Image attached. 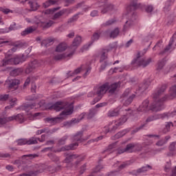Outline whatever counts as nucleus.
Here are the masks:
<instances>
[{"mask_svg":"<svg viewBox=\"0 0 176 176\" xmlns=\"http://www.w3.org/2000/svg\"><path fill=\"white\" fill-rule=\"evenodd\" d=\"M166 89V85H163L162 87L157 88L152 94L153 102L151 107H149V100L146 99L138 108V112L146 113V112H149V111H153V112L162 111V109L164 108V102H166V101L176 98V85L170 87V95L163 96Z\"/></svg>","mask_w":176,"mask_h":176,"instance_id":"f257e3e1","label":"nucleus"},{"mask_svg":"<svg viewBox=\"0 0 176 176\" xmlns=\"http://www.w3.org/2000/svg\"><path fill=\"white\" fill-rule=\"evenodd\" d=\"M52 109L56 111V112H59L61 109H65L60 113V117L56 118H47L46 121L51 124H56V123H60L63 122L64 117L63 116H68V115H72L74 112V105L72 104H69L68 102H56L52 106Z\"/></svg>","mask_w":176,"mask_h":176,"instance_id":"f03ea898","label":"nucleus"},{"mask_svg":"<svg viewBox=\"0 0 176 176\" xmlns=\"http://www.w3.org/2000/svg\"><path fill=\"white\" fill-rule=\"evenodd\" d=\"M141 8V3H137V0H133L130 4L126 7L128 12L129 20L126 21L124 25V30H126L129 27H131L134 24V21L137 20V14H135V10Z\"/></svg>","mask_w":176,"mask_h":176,"instance_id":"7ed1b4c3","label":"nucleus"},{"mask_svg":"<svg viewBox=\"0 0 176 176\" xmlns=\"http://www.w3.org/2000/svg\"><path fill=\"white\" fill-rule=\"evenodd\" d=\"M148 52V49L143 50L142 52H138L136 59L133 60L131 62L133 67H142V68H145V67H148L151 63H152V58H141V56H144L145 53Z\"/></svg>","mask_w":176,"mask_h":176,"instance_id":"20e7f679","label":"nucleus"},{"mask_svg":"<svg viewBox=\"0 0 176 176\" xmlns=\"http://www.w3.org/2000/svg\"><path fill=\"white\" fill-rule=\"evenodd\" d=\"M109 87V82H105L102 85H97L94 88V94L98 96V100L96 101H100L102 98V96L108 91V88Z\"/></svg>","mask_w":176,"mask_h":176,"instance_id":"39448f33","label":"nucleus"},{"mask_svg":"<svg viewBox=\"0 0 176 176\" xmlns=\"http://www.w3.org/2000/svg\"><path fill=\"white\" fill-rule=\"evenodd\" d=\"M129 94H130V89H126L122 96V102H123V104L125 107H127V105H130V104L133 102V100H134V98L135 97V94H132L131 96H129Z\"/></svg>","mask_w":176,"mask_h":176,"instance_id":"423d86ee","label":"nucleus"},{"mask_svg":"<svg viewBox=\"0 0 176 176\" xmlns=\"http://www.w3.org/2000/svg\"><path fill=\"white\" fill-rule=\"evenodd\" d=\"M80 43H82V37L80 36H77L72 45L70 46V49L72 52L69 54H67V57H71V56H72L74 54V53H75V51L76 50V49H78V46H79V45H80Z\"/></svg>","mask_w":176,"mask_h":176,"instance_id":"0eeeda50","label":"nucleus"},{"mask_svg":"<svg viewBox=\"0 0 176 176\" xmlns=\"http://www.w3.org/2000/svg\"><path fill=\"white\" fill-rule=\"evenodd\" d=\"M124 111L126 112V114L121 117L118 121H116V122L120 126H123V124H124V123L127 122V116H131L133 112V110H131L130 108L124 109Z\"/></svg>","mask_w":176,"mask_h":176,"instance_id":"6e6552de","label":"nucleus"},{"mask_svg":"<svg viewBox=\"0 0 176 176\" xmlns=\"http://www.w3.org/2000/svg\"><path fill=\"white\" fill-rule=\"evenodd\" d=\"M6 82L8 86L9 90H12L13 89L14 90H17L19 85H20V80L8 78L6 80Z\"/></svg>","mask_w":176,"mask_h":176,"instance_id":"1a4fd4ad","label":"nucleus"},{"mask_svg":"<svg viewBox=\"0 0 176 176\" xmlns=\"http://www.w3.org/2000/svg\"><path fill=\"white\" fill-rule=\"evenodd\" d=\"M16 143L19 146L22 145H34L35 144H38V141L36 138H32L30 140L27 139H19L16 141Z\"/></svg>","mask_w":176,"mask_h":176,"instance_id":"9d476101","label":"nucleus"},{"mask_svg":"<svg viewBox=\"0 0 176 176\" xmlns=\"http://www.w3.org/2000/svg\"><path fill=\"white\" fill-rule=\"evenodd\" d=\"M58 1L60 0H48L43 4V6L46 9L47 8H49V6L57 5V3H58ZM65 2L71 5V3H74V2H75V0H65Z\"/></svg>","mask_w":176,"mask_h":176,"instance_id":"9b49d317","label":"nucleus"},{"mask_svg":"<svg viewBox=\"0 0 176 176\" xmlns=\"http://www.w3.org/2000/svg\"><path fill=\"white\" fill-rule=\"evenodd\" d=\"M124 109V107H117L113 110L109 111L107 113V116L109 118H116V116H119L122 111Z\"/></svg>","mask_w":176,"mask_h":176,"instance_id":"f8f14e48","label":"nucleus"},{"mask_svg":"<svg viewBox=\"0 0 176 176\" xmlns=\"http://www.w3.org/2000/svg\"><path fill=\"white\" fill-rule=\"evenodd\" d=\"M12 64L13 65H19V64H22V63H24L27 60V57L23 55H17L14 58H12Z\"/></svg>","mask_w":176,"mask_h":176,"instance_id":"ddd939ff","label":"nucleus"},{"mask_svg":"<svg viewBox=\"0 0 176 176\" xmlns=\"http://www.w3.org/2000/svg\"><path fill=\"white\" fill-rule=\"evenodd\" d=\"M175 36H176V32L174 33L173 36L170 38L168 45L166 46L163 51H161L160 52V56H164V54H167V53L170 52L171 49V46H173V43H174V39H175Z\"/></svg>","mask_w":176,"mask_h":176,"instance_id":"4468645a","label":"nucleus"},{"mask_svg":"<svg viewBox=\"0 0 176 176\" xmlns=\"http://www.w3.org/2000/svg\"><path fill=\"white\" fill-rule=\"evenodd\" d=\"M167 116V114H155L154 116H148L146 120V123H149L150 122H153L155 120H159V119H164Z\"/></svg>","mask_w":176,"mask_h":176,"instance_id":"2eb2a0df","label":"nucleus"},{"mask_svg":"<svg viewBox=\"0 0 176 176\" xmlns=\"http://www.w3.org/2000/svg\"><path fill=\"white\" fill-rule=\"evenodd\" d=\"M119 127H120V125L118 124L116 121H112L109 124L108 129H106V133H113V131H116Z\"/></svg>","mask_w":176,"mask_h":176,"instance_id":"dca6fc26","label":"nucleus"},{"mask_svg":"<svg viewBox=\"0 0 176 176\" xmlns=\"http://www.w3.org/2000/svg\"><path fill=\"white\" fill-rule=\"evenodd\" d=\"M124 152L133 153V152H134V143H130L126 145V148L118 150L119 155L124 153Z\"/></svg>","mask_w":176,"mask_h":176,"instance_id":"f3484780","label":"nucleus"},{"mask_svg":"<svg viewBox=\"0 0 176 176\" xmlns=\"http://www.w3.org/2000/svg\"><path fill=\"white\" fill-rule=\"evenodd\" d=\"M11 54H8L4 58L1 60V65L0 67H6V65H13V59L9 58Z\"/></svg>","mask_w":176,"mask_h":176,"instance_id":"a211bd4d","label":"nucleus"},{"mask_svg":"<svg viewBox=\"0 0 176 176\" xmlns=\"http://www.w3.org/2000/svg\"><path fill=\"white\" fill-rule=\"evenodd\" d=\"M113 8H114L113 5H112L109 3H105L102 6L101 13L102 14H105V13H108V12H111V10H113Z\"/></svg>","mask_w":176,"mask_h":176,"instance_id":"6ab92c4d","label":"nucleus"},{"mask_svg":"<svg viewBox=\"0 0 176 176\" xmlns=\"http://www.w3.org/2000/svg\"><path fill=\"white\" fill-rule=\"evenodd\" d=\"M36 67H39V65H38V62L36 60H34L31 63L29 64V65L27 67V68L25 70V74H31Z\"/></svg>","mask_w":176,"mask_h":176,"instance_id":"aec40b11","label":"nucleus"},{"mask_svg":"<svg viewBox=\"0 0 176 176\" xmlns=\"http://www.w3.org/2000/svg\"><path fill=\"white\" fill-rule=\"evenodd\" d=\"M120 85H121L120 82H114L111 85H109V87H108L109 93H110V94H113V93L116 91V89H118V87H120Z\"/></svg>","mask_w":176,"mask_h":176,"instance_id":"412c9836","label":"nucleus"},{"mask_svg":"<svg viewBox=\"0 0 176 176\" xmlns=\"http://www.w3.org/2000/svg\"><path fill=\"white\" fill-rule=\"evenodd\" d=\"M66 156L67 157L64 160L65 163H71L79 157V155L78 154H67Z\"/></svg>","mask_w":176,"mask_h":176,"instance_id":"4be33fe9","label":"nucleus"},{"mask_svg":"<svg viewBox=\"0 0 176 176\" xmlns=\"http://www.w3.org/2000/svg\"><path fill=\"white\" fill-rule=\"evenodd\" d=\"M78 143H72L70 144L69 145H66L63 147L61 148V151H74V149H76V148H78Z\"/></svg>","mask_w":176,"mask_h":176,"instance_id":"5701e85b","label":"nucleus"},{"mask_svg":"<svg viewBox=\"0 0 176 176\" xmlns=\"http://www.w3.org/2000/svg\"><path fill=\"white\" fill-rule=\"evenodd\" d=\"M34 31H36V28L30 26L27 28L25 30H23L21 35V36H26V35H29V34H32Z\"/></svg>","mask_w":176,"mask_h":176,"instance_id":"b1692460","label":"nucleus"},{"mask_svg":"<svg viewBox=\"0 0 176 176\" xmlns=\"http://www.w3.org/2000/svg\"><path fill=\"white\" fill-rule=\"evenodd\" d=\"M64 14H65V10H60L59 12L55 13L52 16V19L54 21H57V20H60V19H61V17H63V16H64Z\"/></svg>","mask_w":176,"mask_h":176,"instance_id":"393cba45","label":"nucleus"},{"mask_svg":"<svg viewBox=\"0 0 176 176\" xmlns=\"http://www.w3.org/2000/svg\"><path fill=\"white\" fill-rule=\"evenodd\" d=\"M148 87L149 85H148V82L140 84L139 85L138 89L136 90V93L139 94H142V93H144V91H145V90H146V89H148Z\"/></svg>","mask_w":176,"mask_h":176,"instance_id":"a878e982","label":"nucleus"},{"mask_svg":"<svg viewBox=\"0 0 176 176\" xmlns=\"http://www.w3.org/2000/svg\"><path fill=\"white\" fill-rule=\"evenodd\" d=\"M10 118H12V120H16V122H19V123H24L25 118H24V116L21 113H19L16 116H12Z\"/></svg>","mask_w":176,"mask_h":176,"instance_id":"bb28decb","label":"nucleus"},{"mask_svg":"<svg viewBox=\"0 0 176 176\" xmlns=\"http://www.w3.org/2000/svg\"><path fill=\"white\" fill-rule=\"evenodd\" d=\"M28 4L30 5L31 10L35 12V10H38L39 8V4L36 2V0H30L28 1Z\"/></svg>","mask_w":176,"mask_h":176,"instance_id":"cd10ccee","label":"nucleus"},{"mask_svg":"<svg viewBox=\"0 0 176 176\" xmlns=\"http://www.w3.org/2000/svg\"><path fill=\"white\" fill-rule=\"evenodd\" d=\"M171 127H174V124L172 122H168L165 124V127L162 130V133L163 134H167V133H170V129Z\"/></svg>","mask_w":176,"mask_h":176,"instance_id":"c85d7f7f","label":"nucleus"},{"mask_svg":"<svg viewBox=\"0 0 176 176\" xmlns=\"http://www.w3.org/2000/svg\"><path fill=\"white\" fill-rule=\"evenodd\" d=\"M83 140V131H80L77 132L74 136H73V141H82Z\"/></svg>","mask_w":176,"mask_h":176,"instance_id":"c756f323","label":"nucleus"},{"mask_svg":"<svg viewBox=\"0 0 176 176\" xmlns=\"http://www.w3.org/2000/svg\"><path fill=\"white\" fill-rule=\"evenodd\" d=\"M129 133V131L127 130H123L122 131L118 132L116 133L114 136H113L111 138L112 140H119V138H122L124 135H126Z\"/></svg>","mask_w":176,"mask_h":176,"instance_id":"7c9ffc66","label":"nucleus"},{"mask_svg":"<svg viewBox=\"0 0 176 176\" xmlns=\"http://www.w3.org/2000/svg\"><path fill=\"white\" fill-rule=\"evenodd\" d=\"M149 170H152V166L151 165H146L144 166H142L138 169V173L139 174H142L144 173H146L147 171H149Z\"/></svg>","mask_w":176,"mask_h":176,"instance_id":"2f4dec72","label":"nucleus"},{"mask_svg":"<svg viewBox=\"0 0 176 176\" xmlns=\"http://www.w3.org/2000/svg\"><path fill=\"white\" fill-rule=\"evenodd\" d=\"M54 40L53 38H46L41 42V46L45 47H49L51 45H53Z\"/></svg>","mask_w":176,"mask_h":176,"instance_id":"473e14b6","label":"nucleus"},{"mask_svg":"<svg viewBox=\"0 0 176 176\" xmlns=\"http://www.w3.org/2000/svg\"><path fill=\"white\" fill-rule=\"evenodd\" d=\"M13 117H0V126H3V124H6V123H9V122H12Z\"/></svg>","mask_w":176,"mask_h":176,"instance_id":"72a5a7b5","label":"nucleus"},{"mask_svg":"<svg viewBox=\"0 0 176 176\" xmlns=\"http://www.w3.org/2000/svg\"><path fill=\"white\" fill-rule=\"evenodd\" d=\"M54 24V21L50 20L47 22H41V27L43 30H47V28H50Z\"/></svg>","mask_w":176,"mask_h":176,"instance_id":"f704fd0d","label":"nucleus"},{"mask_svg":"<svg viewBox=\"0 0 176 176\" xmlns=\"http://www.w3.org/2000/svg\"><path fill=\"white\" fill-rule=\"evenodd\" d=\"M80 14H83L82 12H78L76 14H74L72 18H69L67 21L68 24H71V23H75V21H78V19H79V16Z\"/></svg>","mask_w":176,"mask_h":176,"instance_id":"c9c22d12","label":"nucleus"},{"mask_svg":"<svg viewBox=\"0 0 176 176\" xmlns=\"http://www.w3.org/2000/svg\"><path fill=\"white\" fill-rule=\"evenodd\" d=\"M115 145H116V143L109 145L108 148L104 150L102 153H107V155H109V153H112V152L115 151Z\"/></svg>","mask_w":176,"mask_h":176,"instance_id":"e433bc0d","label":"nucleus"},{"mask_svg":"<svg viewBox=\"0 0 176 176\" xmlns=\"http://www.w3.org/2000/svg\"><path fill=\"white\" fill-rule=\"evenodd\" d=\"M67 50V44L62 43H60L56 47V52H58L60 53L61 52H65V50Z\"/></svg>","mask_w":176,"mask_h":176,"instance_id":"4c0bfd02","label":"nucleus"},{"mask_svg":"<svg viewBox=\"0 0 176 176\" xmlns=\"http://www.w3.org/2000/svg\"><path fill=\"white\" fill-rule=\"evenodd\" d=\"M23 72V69L21 68L14 69L10 72L11 76H19L20 74Z\"/></svg>","mask_w":176,"mask_h":176,"instance_id":"58836bf2","label":"nucleus"},{"mask_svg":"<svg viewBox=\"0 0 176 176\" xmlns=\"http://www.w3.org/2000/svg\"><path fill=\"white\" fill-rule=\"evenodd\" d=\"M76 162L74 164V166L75 167H78L80 164L81 162H83L85 160V157L80 155H78V157L77 159H76Z\"/></svg>","mask_w":176,"mask_h":176,"instance_id":"ea45409f","label":"nucleus"},{"mask_svg":"<svg viewBox=\"0 0 176 176\" xmlns=\"http://www.w3.org/2000/svg\"><path fill=\"white\" fill-rule=\"evenodd\" d=\"M36 104L33 103V104H27L24 106L23 109L24 111H25L26 112H30V111H31V109H34V108H35L36 107Z\"/></svg>","mask_w":176,"mask_h":176,"instance_id":"a19ab883","label":"nucleus"},{"mask_svg":"<svg viewBox=\"0 0 176 176\" xmlns=\"http://www.w3.org/2000/svg\"><path fill=\"white\" fill-rule=\"evenodd\" d=\"M58 130V129H52L51 130H50L48 128H44L43 129H41V132L42 133H46V134H54V133H56V131H57Z\"/></svg>","mask_w":176,"mask_h":176,"instance_id":"79ce46f5","label":"nucleus"},{"mask_svg":"<svg viewBox=\"0 0 176 176\" xmlns=\"http://www.w3.org/2000/svg\"><path fill=\"white\" fill-rule=\"evenodd\" d=\"M119 32H120V30H119V28H116L113 31L110 32V38H116L118 35H119Z\"/></svg>","mask_w":176,"mask_h":176,"instance_id":"37998d69","label":"nucleus"},{"mask_svg":"<svg viewBox=\"0 0 176 176\" xmlns=\"http://www.w3.org/2000/svg\"><path fill=\"white\" fill-rule=\"evenodd\" d=\"M164 65H166V59L163 58L158 61L157 69L159 71H160V69H163V67H164Z\"/></svg>","mask_w":176,"mask_h":176,"instance_id":"c03bdc74","label":"nucleus"},{"mask_svg":"<svg viewBox=\"0 0 176 176\" xmlns=\"http://www.w3.org/2000/svg\"><path fill=\"white\" fill-rule=\"evenodd\" d=\"M95 115H96V110L90 109L89 113H86L85 116L87 119H92V118H94Z\"/></svg>","mask_w":176,"mask_h":176,"instance_id":"a18cd8bd","label":"nucleus"},{"mask_svg":"<svg viewBox=\"0 0 176 176\" xmlns=\"http://www.w3.org/2000/svg\"><path fill=\"white\" fill-rule=\"evenodd\" d=\"M23 46H24V45H23V43H17L14 45V46L11 48L10 50H9V52H11V53H14V52H16V50H17V47H23Z\"/></svg>","mask_w":176,"mask_h":176,"instance_id":"49530a36","label":"nucleus"},{"mask_svg":"<svg viewBox=\"0 0 176 176\" xmlns=\"http://www.w3.org/2000/svg\"><path fill=\"white\" fill-rule=\"evenodd\" d=\"M81 72H82V67L76 69L74 71V72H72V73L70 74H69V73H70L71 72H68L67 75H68L69 76H75V75H78V74H80Z\"/></svg>","mask_w":176,"mask_h":176,"instance_id":"de8ad7c7","label":"nucleus"},{"mask_svg":"<svg viewBox=\"0 0 176 176\" xmlns=\"http://www.w3.org/2000/svg\"><path fill=\"white\" fill-rule=\"evenodd\" d=\"M100 64H101V65L99 69L100 72H101L102 71H104V69H105V68H107V67H108V65H111L109 63V62H108V61H104L103 63H100Z\"/></svg>","mask_w":176,"mask_h":176,"instance_id":"09e8293b","label":"nucleus"},{"mask_svg":"<svg viewBox=\"0 0 176 176\" xmlns=\"http://www.w3.org/2000/svg\"><path fill=\"white\" fill-rule=\"evenodd\" d=\"M67 140H68V135H64L62 138L58 140V144L59 145H65Z\"/></svg>","mask_w":176,"mask_h":176,"instance_id":"8fccbe9b","label":"nucleus"},{"mask_svg":"<svg viewBox=\"0 0 176 176\" xmlns=\"http://www.w3.org/2000/svg\"><path fill=\"white\" fill-rule=\"evenodd\" d=\"M141 151H142V145L134 143L133 152H141Z\"/></svg>","mask_w":176,"mask_h":176,"instance_id":"3c124183","label":"nucleus"},{"mask_svg":"<svg viewBox=\"0 0 176 176\" xmlns=\"http://www.w3.org/2000/svg\"><path fill=\"white\" fill-rule=\"evenodd\" d=\"M116 23V20L115 19H110L107 21L106 23H103V27H108V25H112V24H115Z\"/></svg>","mask_w":176,"mask_h":176,"instance_id":"603ef678","label":"nucleus"},{"mask_svg":"<svg viewBox=\"0 0 176 176\" xmlns=\"http://www.w3.org/2000/svg\"><path fill=\"white\" fill-rule=\"evenodd\" d=\"M130 166V162H126L122 164L121 165L119 166L118 170L119 171L123 170L124 168H126V167H129Z\"/></svg>","mask_w":176,"mask_h":176,"instance_id":"864d4df0","label":"nucleus"},{"mask_svg":"<svg viewBox=\"0 0 176 176\" xmlns=\"http://www.w3.org/2000/svg\"><path fill=\"white\" fill-rule=\"evenodd\" d=\"M16 101H17V98H13L10 100V105L6 107V109H12L13 107H14V104H16Z\"/></svg>","mask_w":176,"mask_h":176,"instance_id":"5fc2aeb1","label":"nucleus"},{"mask_svg":"<svg viewBox=\"0 0 176 176\" xmlns=\"http://www.w3.org/2000/svg\"><path fill=\"white\" fill-rule=\"evenodd\" d=\"M118 47V45H116V43H113L109 45L107 49L106 50L107 52H111V50H113V49H116Z\"/></svg>","mask_w":176,"mask_h":176,"instance_id":"6e6d98bb","label":"nucleus"},{"mask_svg":"<svg viewBox=\"0 0 176 176\" xmlns=\"http://www.w3.org/2000/svg\"><path fill=\"white\" fill-rule=\"evenodd\" d=\"M48 156L50 159L52 160V162H58V160H60V158H58V157L54 154L50 153L48 154Z\"/></svg>","mask_w":176,"mask_h":176,"instance_id":"4d7b16f0","label":"nucleus"},{"mask_svg":"<svg viewBox=\"0 0 176 176\" xmlns=\"http://www.w3.org/2000/svg\"><path fill=\"white\" fill-rule=\"evenodd\" d=\"M108 56L105 54V52H102L100 59V63H104V61H108Z\"/></svg>","mask_w":176,"mask_h":176,"instance_id":"13d9d810","label":"nucleus"},{"mask_svg":"<svg viewBox=\"0 0 176 176\" xmlns=\"http://www.w3.org/2000/svg\"><path fill=\"white\" fill-rule=\"evenodd\" d=\"M57 10H60V7H56L50 10H47L45 13L46 14H49L50 13H54V12H57Z\"/></svg>","mask_w":176,"mask_h":176,"instance_id":"bf43d9fd","label":"nucleus"},{"mask_svg":"<svg viewBox=\"0 0 176 176\" xmlns=\"http://www.w3.org/2000/svg\"><path fill=\"white\" fill-rule=\"evenodd\" d=\"M86 118V113H81L77 119H76V123H79L80 120H82V119H85Z\"/></svg>","mask_w":176,"mask_h":176,"instance_id":"052dcab7","label":"nucleus"},{"mask_svg":"<svg viewBox=\"0 0 176 176\" xmlns=\"http://www.w3.org/2000/svg\"><path fill=\"white\" fill-rule=\"evenodd\" d=\"M63 58H65V54H58L54 56V60H56V61L63 60Z\"/></svg>","mask_w":176,"mask_h":176,"instance_id":"680f3d73","label":"nucleus"},{"mask_svg":"<svg viewBox=\"0 0 176 176\" xmlns=\"http://www.w3.org/2000/svg\"><path fill=\"white\" fill-rule=\"evenodd\" d=\"M25 157H31L32 159H34L35 157H38V155L36 154H28V155H24L21 157V159H24Z\"/></svg>","mask_w":176,"mask_h":176,"instance_id":"e2e57ef3","label":"nucleus"},{"mask_svg":"<svg viewBox=\"0 0 176 176\" xmlns=\"http://www.w3.org/2000/svg\"><path fill=\"white\" fill-rule=\"evenodd\" d=\"M98 39H100V34L94 33L91 37V41L94 42V41H98Z\"/></svg>","mask_w":176,"mask_h":176,"instance_id":"0e129e2a","label":"nucleus"},{"mask_svg":"<svg viewBox=\"0 0 176 176\" xmlns=\"http://www.w3.org/2000/svg\"><path fill=\"white\" fill-rule=\"evenodd\" d=\"M176 150V142H173L169 146V151L173 152V151Z\"/></svg>","mask_w":176,"mask_h":176,"instance_id":"69168bd1","label":"nucleus"},{"mask_svg":"<svg viewBox=\"0 0 176 176\" xmlns=\"http://www.w3.org/2000/svg\"><path fill=\"white\" fill-rule=\"evenodd\" d=\"M9 99V94L1 95L0 101H6Z\"/></svg>","mask_w":176,"mask_h":176,"instance_id":"338daca9","label":"nucleus"},{"mask_svg":"<svg viewBox=\"0 0 176 176\" xmlns=\"http://www.w3.org/2000/svg\"><path fill=\"white\" fill-rule=\"evenodd\" d=\"M107 105H108V102H104L102 103L97 104L96 105V108H102V107H107Z\"/></svg>","mask_w":176,"mask_h":176,"instance_id":"774afa93","label":"nucleus"}]
</instances>
